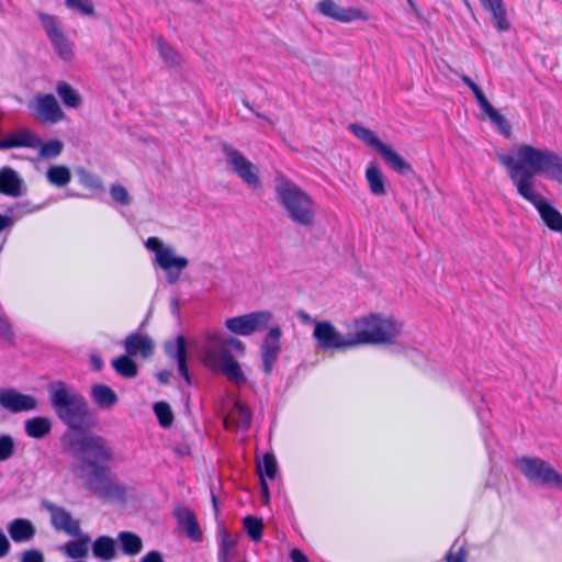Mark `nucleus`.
Here are the masks:
<instances>
[{
  "mask_svg": "<svg viewBox=\"0 0 562 562\" xmlns=\"http://www.w3.org/2000/svg\"><path fill=\"white\" fill-rule=\"evenodd\" d=\"M239 535H231L226 530L221 531V541L218 547L217 559L218 562H229L231 560H236L239 557L237 550Z\"/></svg>",
  "mask_w": 562,
  "mask_h": 562,
  "instance_id": "obj_27",
  "label": "nucleus"
},
{
  "mask_svg": "<svg viewBox=\"0 0 562 562\" xmlns=\"http://www.w3.org/2000/svg\"><path fill=\"white\" fill-rule=\"evenodd\" d=\"M490 121L498 128V131L506 137L510 136L512 125L496 109H491L485 113Z\"/></svg>",
  "mask_w": 562,
  "mask_h": 562,
  "instance_id": "obj_43",
  "label": "nucleus"
},
{
  "mask_svg": "<svg viewBox=\"0 0 562 562\" xmlns=\"http://www.w3.org/2000/svg\"><path fill=\"white\" fill-rule=\"evenodd\" d=\"M222 150L228 169L237 175L249 188H258L260 183L258 167L229 144H223Z\"/></svg>",
  "mask_w": 562,
  "mask_h": 562,
  "instance_id": "obj_11",
  "label": "nucleus"
},
{
  "mask_svg": "<svg viewBox=\"0 0 562 562\" xmlns=\"http://www.w3.org/2000/svg\"><path fill=\"white\" fill-rule=\"evenodd\" d=\"M251 412L248 406L240 402H235L228 416L224 419L226 429H248L251 424Z\"/></svg>",
  "mask_w": 562,
  "mask_h": 562,
  "instance_id": "obj_23",
  "label": "nucleus"
},
{
  "mask_svg": "<svg viewBox=\"0 0 562 562\" xmlns=\"http://www.w3.org/2000/svg\"><path fill=\"white\" fill-rule=\"evenodd\" d=\"M233 351L243 355L245 345L232 336L209 334L204 347V363L210 369L223 373L231 382L240 385L246 382V376L234 359Z\"/></svg>",
  "mask_w": 562,
  "mask_h": 562,
  "instance_id": "obj_4",
  "label": "nucleus"
},
{
  "mask_svg": "<svg viewBox=\"0 0 562 562\" xmlns=\"http://www.w3.org/2000/svg\"><path fill=\"white\" fill-rule=\"evenodd\" d=\"M46 178L53 186L65 187L71 180V172L69 168L64 165H54L47 169Z\"/></svg>",
  "mask_w": 562,
  "mask_h": 562,
  "instance_id": "obj_36",
  "label": "nucleus"
},
{
  "mask_svg": "<svg viewBox=\"0 0 562 562\" xmlns=\"http://www.w3.org/2000/svg\"><path fill=\"white\" fill-rule=\"evenodd\" d=\"M47 393L55 415L64 425L72 430L88 426L91 415L88 402L74 386L56 380L47 385Z\"/></svg>",
  "mask_w": 562,
  "mask_h": 562,
  "instance_id": "obj_3",
  "label": "nucleus"
},
{
  "mask_svg": "<svg viewBox=\"0 0 562 562\" xmlns=\"http://www.w3.org/2000/svg\"><path fill=\"white\" fill-rule=\"evenodd\" d=\"M516 188L519 195L532 203L551 231L562 233V214L538 193L535 187H530L526 181H519Z\"/></svg>",
  "mask_w": 562,
  "mask_h": 562,
  "instance_id": "obj_9",
  "label": "nucleus"
},
{
  "mask_svg": "<svg viewBox=\"0 0 562 562\" xmlns=\"http://www.w3.org/2000/svg\"><path fill=\"white\" fill-rule=\"evenodd\" d=\"M112 367L121 376L126 379H132L137 374V366L128 355L113 359Z\"/></svg>",
  "mask_w": 562,
  "mask_h": 562,
  "instance_id": "obj_39",
  "label": "nucleus"
},
{
  "mask_svg": "<svg viewBox=\"0 0 562 562\" xmlns=\"http://www.w3.org/2000/svg\"><path fill=\"white\" fill-rule=\"evenodd\" d=\"M276 194L279 203L294 224L304 227L314 225L316 204L306 191L293 181L280 177L277 179Z\"/></svg>",
  "mask_w": 562,
  "mask_h": 562,
  "instance_id": "obj_5",
  "label": "nucleus"
},
{
  "mask_svg": "<svg viewBox=\"0 0 562 562\" xmlns=\"http://www.w3.org/2000/svg\"><path fill=\"white\" fill-rule=\"evenodd\" d=\"M0 193L12 198L21 196L24 193L23 180L10 167L0 169Z\"/></svg>",
  "mask_w": 562,
  "mask_h": 562,
  "instance_id": "obj_21",
  "label": "nucleus"
},
{
  "mask_svg": "<svg viewBox=\"0 0 562 562\" xmlns=\"http://www.w3.org/2000/svg\"><path fill=\"white\" fill-rule=\"evenodd\" d=\"M516 467L530 482L562 487V475L542 459L522 457L516 461Z\"/></svg>",
  "mask_w": 562,
  "mask_h": 562,
  "instance_id": "obj_7",
  "label": "nucleus"
},
{
  "mask_svg": "<svg viewBox=\"0 0 562 562\" xmlns=\"http://www.w3.org/2000/svg\"><path fill=\"white\" fill-rule=\"evenodd\" d=\"M8 222H9L8 217L0 214V232L5 228V226L8 225Z\"/></svg>",
  "mask_w": 562,
  "mask_h": 562,
  "instance_id": "obj_62",
  "label": "nucleus"
},
{
  "mask_svg": "<svg viewBox=\"0 0 562 562\" xmlns=\"http://www.w3.org/2000/svg\"><path fill=\"white\" fill-rule=\"evenodd\" d=\"M273 315L269 311L252 312L241 316L231 317L225 321V326L232 333L249 336L256 331L266 329Z\"/></svg>",
  "mask_w": 562,
  "mask_h": 562,
  "instance_id": "obj_13",
  "label": "nucleus"
},
{
  "mask_svg": "<svg viewBox=\"0 0 562 562\" xmlns=\"http://www.w3.org/2000/svg\"><path fill=\"white\" fill-rule=\"evenodd\" d=\"M175 515L179 526L187 532V536L192 541H200L202 539V531L192 510L181 506L176 508Z\"/></svg>",
  "mask_w": 562,
  "mask_h": 562,
  "instance_id": "obj_25",
  "label": "nucleus"
},
{
  "mask_svg": "<svg viewBox=\"0 0 562 562\" xmlns=\"http://www.w3.org/2000/svg\"><path fill=\"white\" fill-rule=\"evenodd\" d=\"M38 147L42 158L53 159L61 154L64 144L59 139H50L44 144L41 143Z\"/></svg>",
  "mask_w": 562,
  "mask_h": 562,
  "instance_id": "obj_42",
  "label": "nucleus"
},
{
  "mask_svg": "<svg viewBox=\"0 0 562 562\" xmlns=\"http://www.w3.org/2000/svg\"><path fill=\"white\" fill-rule=\"evenodd\" d=\"M0 406L12 414L35 411L38 401L30 394L20 393L13 387L0 389Z\"/></svg>",
  "mask_w": 562,
  "mask_h": 562,
  "instance_id": "obj_16",
  "label": "nucleus"
},
{
  "mask_svg": "<svg viewBox=\"0 0 562 562\" xmlns=\"http://www.w3.org/2000/svg\"><path fill=\"white\" fill-rule=\"evenodd\" d=\"M41 506L49 513L50 524L55 530L63 531L69 536L80 535V521L75 519L66 508L47 499H43Z\"/></svg>",
  "mask_w": 562,
  "mask_h": 562,
  "instance_id": "obj_15",
  "label": "nucleus"
},
{
  "mask_svg": "<svg viewBox=\"0 0 562 562\" xmlns=\"http://www.w3.org/2000/svg\"><path fill=\"white\" fill-rule=\"evenodd\" d=\"M66 5L83 15H94V7L91 0H65Z\"/></svg>",
  "mask_w": 562,
  "mask_h": 562,
  "instance_id": "obj_46",
  "label": "nucleus"
},
{
  "mask_svg": "<svg viewBox=\"0 0 562 562\" xmlns=\"http://www.w3.org/2000/svg\"><path fill=\"white\" fill-rule=\"evenodd\" d=\"M41 25L44 29L55 53L65 61L74 58V44L61 29L57 16L44 12H37Z\"/></svg>",
  "mask_w": 562,
  "mask_h": 562,
  "instance_id": "obj_10",
  "label": "nucleus"
},
{
  "mask_svg": "<svg viewBox=\"0 0 562 562\" xmlns=\"http://www.w3.org/2000/svg\"><path fill=\"white\" fill-rule=\"evenodd\" d=\"M26 106L30 115L43 124H55L65 117V112L52 93L35 94Z\"/></svg>",
  "mask_w": 562,
  "mask_h": 562,
  "instance_id": "obj_12",
  "label": "nucleus"
},
{
  "mask_svg": "<svg viewBox=\"0 0 562 562\" xmlns=\"http://www.w3.org/2000/svg\"><path fill=\"white\" fill-rule=\"evenodd\" d=\"M351 133L368 145L374 147L378 151L383 147L384 143L375 135V133L362 125L351 124L349 126Z\"/></svg>",
  "mask_w": 562,
  "mask_h": 562,
  "instance_id": "obj_37",
  "label": "nucleus"
},
{
  "mask_svg": "<svg viewBox=\"0 0 562 562\" xmlns=\"http://www.w3.org/2000/svg\"><path fill=\"white\" fill-rule=\"evenodd\" d=\"M314 325L313 338L318 350L328 352L355 348L352 333L342 335L328 321L314 322Z\"/></svg>",
  "mask_w": 562,
  "mask_h": 562,
  "instance_id": "obj_8",
  "label": "nucleus"
},
{
  "mask_svg": "<svg viewBox=\"0 0 562 562\" xmlns=\"http://www.w3.org/2000/svg\"><path fill=\"white\" fill-rule=\"evenodd\" d=\"M243 103L245 104L246 108H248L251 112H254L258 117H265L261 113L255 112V110L252 109V106L249 104V102L247 100H244Z\"/></svg>",
  "mask_w": 562,
  "mask_h": 562,
  "instance_id": "obj_63",
  "label": "nucleus"
},
{
  "mask_svg": "<svg viewBox=\"0 0 562 562\" xmlns=\"http://www.w3.org/2000/svg\"><path fill=\"white\" fill-rule=\"evenodd\" d=\"M110 194L114 201L122 205H128L131 203V196L127 190L121 184H112L110 188Z\"/></svg>",
  "mask_w": 562,
  "mask_h": 562,
  "instance_id": "obj_48",
  "label": "nucleus"
},
{
  "mask_svg": "<svg viewBox=\"0 0 562 562\" xmlns=\"http://www.w3.org/2000/svg\"><path fill=\"white\" fill-rule=\"evenodd\" d=\"M515 186L526 181L533 187V177L543 173L562 186V156L553 150L520 145L515 155H497Z\"/></svg>",
  "mask_w": 562,
  "mask_h": 562,
  "instance_id": "obj_2",
  "label": "nucleus"
},
{
  "mask_svg": "<svg viewBox=\"0 0 562 562\" xmlns=\"http://www.w3.org/2000/svg\"><path fill=\"white\" fill-rule=\"evenodd\" d=\"M11 543L4 532L0 530V559L7 557L10 552Z\"/></svg>",
  "mask_w": 562,
  "mask_h": 562,
  "instance_id": "obj_52",
  "label": "nucleus"
},
{
  "mask_svg": "<svg viewBox=\"0 0 562 562\" xmlns=\"http://www.w3.org/2000/svg\"><path fill=\"white\" fill-rule=\"evenodd\" d=\"M40 145L41 139L29 128H21L0 139V149L15 147L37 148Z\"/></svg>",
  "mask_w": 562,
  "mask_h": 562,
  "instance_id": "obj_20",
  "label": "nucleus"
},
{
  "mask_svg": "<svg viewBox=\"0 0 562 562\" xmlns=\"http://www.w3.org/2000/svg\"><path fill=\"white\" fill-rule=\"evenodd\" d=\"M379 154L384 159L385 164L401 175H408L413 172V167L407 162L392 147L384 144L379 150Z\"/></svg>",
  "mask_w": 562,
  "mask_h": 562,
  "instance_id": "obj_29",
  "label": "nucleus"
},
{
  "mask_svg": "<svg viewBox=\"0 0 562 562\" xmlns=\"http://www.w3.org/2000/svg\"><path fill=\"white\" fill-rule=\"evenodd\" d=\"M260 484H261V490H262V496L265 497L266 501H268L269 488H268V484H267L265 477H260Z\"/></svg>",
  "mask_w": 562,
  "mask_h": 562,
  "instance_id": "obj_58",
  "label": "nucleus"
},
{
  "mask_svg": "<svg viewBox=\"0 0 562 562\" xmlns=\"http://www.w3.org/2000/svg\"><path fill=\"white\" fill-rule=\"evenodd\" d=\"M21 562H44V555L35 549L26 550L21 555Z\"/></svg>",
  "mask_w": 562,
  "mask_h": 562,
  "instance_id": "obj_50",
  "label": "nucleus"
},
{
  "mask_svg": "<svg viewBox=\"0 0 562 562\" xmlns=\"http://www.w3.org/2000/svg\"><path fill=\"white\" fill-rule=\"evenodd\" d=\"M117 541L120 542L122 553L127 557H135L143 550V540L134 532L121 531L117 535Z\"/></svg>",
  "mask_w": 562,
  "mask_h": 562,
  "instance_id": "obj_33",
  "label": "nucleus"
},
{
  "mask_svg": "<svg viewBox=\"0 0 562 562\" xmlns=\"http://www.w3.org/2000/svg\"><path fill=\"white\" fill-rule=\"evenodd\" d=\"M14 453V441L9 435L0 436V461L10 459Z\"/></svg>",
  "mask_w": 562,
  "mask_h": 562,
  "instance_id": "obj_47",
  "label": "nucleus"
},
{
  "mask_svg": "<svg viewBox=\"0 0 562 562\" xmlns=\"http://www.w3.org/2000/svg\"><path fill=\"white\" fill-rule=\"evenodd\" d=\"M63 442L65 451L76 459L71 471L83 487L104 498H125V488L110 477L105 467L113 454L103 437L66 434Z\"/></svg>",
  "mask_w": 562,
  "mask_h": 562,
  "instance_id": "obj_1",
  "label": "nucleus"
},
{
  "mask_svg": "<svg viewBox=\"0 0 562 562\" xmlns=\"http://www.w3.org/2000/svg\"><path fill=\"white\" fill-rule=\"evenodd\" d=\"M77 540L68 541L64 546L65 553L71 559H82L88 555L91 538L80 530L79 536H74Z\"/></svg>",
  "mask_w": 562,
  "mask_h": 562,
  "instance_id": "obj_31",
  "label": "nucleus"
},
{
  "mask_svg": "<svg viewBox=\"0 0 562 562\" xmlns=\"http://www.w3.org/2000/svg\"><path fill=\"white\" fill-rule=\"evenodd\" d=\"M0 336L5 340H12L14 333L5 315H0Z\"/></svg>",
  "mask_w": 562,
  "mask_h": 562,
  "instance_id": "obj_49",
  "label": "nucleus"
},
{
  "mask_svg": "<svg viewBox=\"0 0 562 562\" xmlns=\"http://www.w3.org/2000/svg\"><path fill=\"white\" fill-rule=\"evenodd\" d=\"M145 246L148 250L155 252L156 263L162 270H183L189 265L187 258L177 256L175 249L170 246H165L158 237H149Z\"/></svg>",
  "mask_w": 562,
  "mask_h": 562,
  "instance_id": "obj_14",
  "label": "nucleus"
},
{
  "mask_svg": "<svg viewBox=\"0 0 562 562\" xmlns=\"http://www.w3.org/2000/svg\"><path fill=\"white\" fill-rule=\"evenodd\" d=\"M456 544L448 552L446 560L447 562H465V552L463 547H460L457 551H454Z\"/></svg>",
  "mask_w": 562,
  "mask_h": 562,
  "instance_id": "obj_51",
  "label": "nucleus"
},
{
  "mask_svg": "<svg viewBox=\"0 0 562 562\" xmlns=\"http://www.w3.org/2000/svg\"><path fill=\"white\" fill-rule=\"evenodd\" d=\"M154 412L162 427H169L173 422V414L170 406L165 402H157L154 405Z\"/></svg>",
  "mask_w": 562,
  "mask_h": 562,
  "instance_id": "obj_44",
  "label": "nucleus"
},
{
  "mask_svg": "<svg viewBox=\"0 0 562 562\" xmlns=\"http://www.w3.org/2000/svg\"><path fill=\"white\" fill-rule=\"evenodd\" d=\"M90 396L102 409L112 408L119 401L116 393L110 386L101 383L91 386Z\"/></svg>",
  "mask_w": 562,
  "mask_h": 562,
  "instance_id": "obj_28",
  "label": "nucleus"
},
{
  "mask_svg": "<svg viewBox=\"0 0 562 562\" xmlns=\"http://www.w3.org/2000/svg\"><path fill=\"white\" fill-rule=\"evenodd\" d=\"M25 434L33 439H42L52 431V420L48 417L36 416L24 423Z\"/></svg>",
  "mask_w": 562,
  "mask_h": 562,
  "instance_id": "obj_30",
  "label": "nucleus"
},
{
  "mask_svg": "<svg viewBox=\"0 0 562 562\" xmlns=\"http://www.w3.org/2000/svg\"><path fill=\"white\" fill-rule=\"evenodd\" d=\"M77 173L79 177V181L83 187L97 191L103 190L102 181L92 173H90L89 171L85 169H79Z\"/></svg>",
  "mask_w": 562,
  "mask_h": 562,
  "instance_id": "obj_45",
  "label": "nucleus"
},
{
  "mask_svg": "<svg viewBox=\"0 0 562 562\" xmlns=\"http://www.w3.org/2000/svg\"><path fill=\"white\" fill-rule=\"evenodd\" d=\"M139 562H165L160 552L153 550L147 552Z\"/></svg>",
  "mask_w": 562,
  "mask_h": 562,
  "instance_id": "obj_53",
  "label": "nucleus"
},
{
  "mask_svg": "<svg viewBox=\"0 0 562 562\" xmlns=\"http://www.w3.org/2000/svg\"><path fill=\"white\" fill-rule=\"evenodd\" d=\"M92 553L98 560L110 562L116 558V541L110 536H100L92 542Z\"/></svg>",
  "mask_w": 562,
  "mask_h": 562,
  "instance_id": "obj_26",
  "label": "nucleus"
},
{
  "mask_svg": "<svg viewBox=\"0 0 562 562\" xmlns=\"http://www.w3.org/2000/svg\"><path fill=\"white\" fill-rule=\"evenodd\" d=\"M258 471L260 477L266 475L269 479H274L278 472L276 457L272 453H266L262 461L258 462Z\"/></svg>",
  "mask_w": 562,
  "mask_h": 562,
  "instance_id": "obj_41",
  "label": "nucleus"
},
{
  "mask_svg": "<svg viewBox=\"0 0 562 562\" xmlns=\"http://www.w3.org/2000/svg\"><path fill=\"white\" fill-rule=\"evenodd\" d=\"M281 328L279 326H273L267 333L261 345V359L266 374L271 373L273 364L279 357L281 350Z\"/></svg>",
  "mask_w": 562,
  "mask_h": 562,
  "instance_id": "obj_18",
  "label": "nucleus"
},
{
  "mask_svg": "<svg viewBox=\"0 0 562 562\" xmlns=\"http://www.w3.org/2000/svg\"><path fill=\"white\" fill-rule=\"evenodd\" d=\"M244 527L250 537V539L255 542H258L262 538V529L263 522L260 518L254 516H246L243 520Z\"/></svg>",
  "mask_w": 562,
  "mask_h": 562,
  "instance_id": "obj_40",
  "label": "nucleus"
},
{
  "mask_svg": "<svg viewBox=\"0 0 562 562\" xmlns=\"http://www.w3.org/2000/svg\"><path fill=\"white\" fill-rule=\"evenodd\" d=\"M56 92L67 108H79L82 99L77 90H75L68 82L58 81Z\"/></svg>",
  "mask_w": 562,
  "mask_h": 562,
  "instance_id": "obj_35",
  "label": "nucleus"
},
{
  "mask_svg": "<svg viewBox=\"0 0 562 562\" xmlns=\"http://www.w3.org/2000/svg\"><path fill=\"white\" fill-rule=\"evenodd\" d=\"M124 348L128 356L148 358L154 351V341L148 336L133 333L125 338Z\"/></svg>",
  "mask_w": 562,
  "mask_h": 562,
  "instance_id": "obj_22",
  "label": "nucleus"
},
{
  "mask_svg": "<svg viewBox=\"0 0 562 562\" xmlns=\"http://www.w3.org/2000/svg\"><path fill=\"white\" fill-rule=\"evenodd\" d=\"M166 271H167V281L170 284L176 283L182 272V270H176V269H170V270H166Z\"/></svg>",
  "mask_w": 562,
  "mask_h": 562,
  "instance_id": "obj_56",
  "label": "nucleus"
},
{
  "mask_svg": "<svg viewBox=\"0 0 562 562\" xmlns=\"http://www.w3.org/2000/svg\"><path fill=\"white\" fill-rule=\"evenodd\" d=\"M479 106L482 109L484 113L488 112L494 106L488 102L487 98L485 97L484 92L475 97Z\"/></svg>",
  "mask_w": 562,
  "mask_h": 562,
  "instance_id": "obj_55",
  "label": "nucleus"
},
{
  "mask_svg": "<svg viewBox=\"0 0 562 562\" xmlns=\"http://www.w3.org/2000/svg\"><path fill=\"white\" fill-rule=\"evenodd\" d=\"M317 9L323 15L341 23H349L356 20H369L368 13L363 10L353 7L344 8L334 0H322L317 3Z\"/></svg>",
  "mask_w": 562,
  "mask_h": 562,
  "instance_id": "obj_17",
  "label": "nucleus"
},
{
  "mask_svg": "<svg viewBox=\"0 0 562 562\" xmlns=\"http://www.w3.org/2000/svg\"><path fill=\"white\" fill-rule=\"evenodd\" d=\"M9 536L14 542H29L36 535V528L33 522L25 518L13 519L8 526Z\"/></svg>",
  "mask_w": 562,
  "mask_h": 562,
  "instance_id": "obj_24",
  "label": "nucleus"
},
{
  "mask_svg": "<svg viewBox=\"0 0 562 562\" xmlns=\"http://www.w3.org/2000/svg\"><path fill=\"white\" fill-rule=\"evenodd\" d=\"M292 562H310L308 558L297 548H294L290 552Z\"/></svg>",
  "mask_w": 562,
  "mask_h": 562,
  "instance_id": "obj_54",
  "label": "nucleus"
},
{
  "mask_svg": "<svg viewBox=\"0 0 562 562\" xmlns=\"http://www.w3.org/2000/svg\"><path fill=\"white\" fill-rule=\"evenodd\" d=\"M366 179L372 194L381 196L386 193L385 179L376 164H370V166L367 168Z\"/></svg>",
  "mask_w": 562,
  "mask_h": 562,
  "instance_id": "obj_34",
  "label": "nucleus"
},
{
  "mask_svg": "<svg viewBox=\"0 0 562 562\" xmlns=\"http://www.w3.org/2000/svg\"><path fill=\"white\" fill-rule=\"evenodd\" d=\"M171 376V373L169 371H160L157 374V379L160 383L166 384L168 383L169 379Z\"/></svg>",
  "mask_w": 562,
  "mask_h": 562,
  "instance_id": "obj_57",
  "label": "nucleus"
},
{
  "mask_svg": "<svg viewBox=\"0 0 562 562\" xmlns=\"http://www.w3.org/2000/svg\"><path fill=\"white\" fill-rule=\"evenodd\" d=\"M157 48L160 57L168 66L176 67L180 65L182 60L181 55L173 47H171L161 36L157 37Z\"/></svg>",
  "mask_w": 562,
  "mask_h": 562,
  "instance_id": "obj_38",
  "label": "nucleus"
},
{
  "mask_svg": "<svg viewBox=\"0 0 562 562\" xmlns=\"http://www.w3.org/2000/svg\"><path fill=\"white\" fill-rule=\"evenodd\" d=\"M482 5L492 12L493 23L499 31L509 30V22L506 18V9L503 0H480Z\"/></svg>",
  "mask_w": 562,
  "mask_h": 562,
  "instance_id": "obj_32",
  "label": "nucleus"
},
{
  "mask_svg": "<svg viewBox=\"0 0 562 562\" xmlns=\"http://www.w3.org/2000/svg\"><path fill=\"white\" fill-rule=\"evenodd\" d=\"M402 325L393 317L370 314L355 319L353 344L361 345L392 344L400 335Z\"/></svg>",
  "mask_w": 562,
  "mask_h": 562,
  "instance_id": "obj_6",
  "label": "nucleus"
},
{
  "mask_svg": "<svg viewBox=\"0 0 562 562\" xmlns=\"http://www.w3.org/2000/svg\"><path fill=\"white\" fill-rule=\"evenodd\" d=\"M461 80L470 88L476 86V83L467 75H461Z\"/></svg>",
  "mask_w": 562,
  "mask_h": 562,
  "instance_id": "obj_59",
  "label": "nucleus"
},
{
  "mask_svg": "<svg viewBox=\"0 0 562 562\" xmlns=\"http://www.w3.org/2000/svg\"><path fill=\"white\" fill-rule=\"evenodd\" d=\"M299 316L300 318L303 321V322H316L315 319L312 318V316L305 312H300L299 313Z\"/></svg>",
  "mask_w": 562,
  "mask_h": 562,
  "instance_id": "obj_61",
  "label": "nucleus"
},
{
  "mask_svg": "<svg viewBox=\"0 0 562 562\" xmlns=\"http://www.w3.org/2000/svg\"><path fill=\"white\" fill-rule=\"evenodd\" d=\"M166 353L177 360L179 373L183 376L188 384H191V378L187 366V344L183 336H178L175 341L165 344Z\"/></svg>",
  "mask_w": 562,
  "mask_h": 562,
  "instance_id": "obj_19",
  "label": "nucleus"
},
{
  "mask_svg": "<svg viewBox=\"0 0 562 562\" xmlns=\"http://www.w3.org/2000/svg\"><path fill=\"white\" fill-rule=\"evenodd\" d=\"M91 361L97 370H100L102 368V360L99 357L93 356L91 358Z\"/></svg>",
  "mask_w": 562,
  "mask_h": 562,
  "instance_id": "obj_60",
  "label": "nucleus"
},
{
  "mask_svg": "<svg viewBox=\"0 0 562 562\" xmlns=\"http://www.w3.org/2000/svg\"><path fill=\"white\" fill-rule=\"evenodd\" d=\"M471 90H472L474 97H477L479 94H481L483 92L482 89L477 85L472 87Z\"/></svg>",
  "mask_w": 562,
  "mask_h": 562,
  "instance_id": "obj_64",
  "label": "nucleus"
}]
</instances>
